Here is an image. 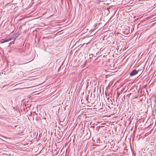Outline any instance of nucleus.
Returning a JSON list of instances; mask_svg holds the SVG:
<instances>
[{"label": "nucleus", "instance_id": "obj_1", "mask_svg": "<svg viewBox=\"0 0 156 156\" xmlns=\"http://www.w3.org/2000/svg\"><path fill=\"white\" fill-rule=\"evenodd\" d=\"M16 37H14L9 38L8 39H6L2 41H1V43H3L5 42H8L9 41L15 40L16 39Z\"/></svg>", "mask_w": 156, "mask_h": 156}, {"label": "nucleus", "instance_id": "obj_2", "mask_svg": "<svg viewBox=\"0 0 156 156\" xmlns=\"http://www.w3.org/2000/svg\"><path fill=\"white\" fill-rule=\"evenodd\" d=\"M139 71V70H136V69H134L130 73V75L131 76H134L138 73Z\"/></svg>", "mask_w": 156, "mask_h": 156}, {"label": "nucleus", "instance_id": "obj_3", "mask_svg": "<svg viewBox=\"0 0 156 156\" xmlns=\"http://www.w3.org/2000/svg\"><path fill=\"white\" fill-rule=\"evenodd\" d=\"M124 34H126V35H127L128 34V33L127 32H126L125 31H124Z\"/></svg>", "mask_w": 156, "mask_h": 156}, {"label": "nucleus", "instance_id": "obj_4", "mask_svg": "<svg viewBox=\"0 0 156 156\" xmlns=\"http://www.w3.org/2000/svg\"><path fill=\"white\" fill-rule=\"evenodd\" d=\"M129 6H132L133 5L132 4V2H131L130 3V4H129ZM127 6H128V5H127Z\"/></svg>", "mask_w": 156, "mask_h": 156}, {"label": "nucleus", "instance_id": "obj_5", "mask_svg": "<svg viewBox=\"0 0 156 156\" xmlns=\"http://www.w3.org/2000/svg\"><path fill=\"white\" fill-rule=\"evenodd\" d=\"M128 1H127V2H126L127 3V4H129V3L131 1H129V2H128Z\"/></svg>", "mask_w": 156, "mask_h": 156}, {"label": "nucleus", "instance_id": "obj_6", "mask_svg": "<svg viewBox=\"0 0 156 156\" xmlns=\"http://www.w3.org/2000/svg\"><path fill=\"white\" fill-rule=\"evenodd\" d=\"M26 63H22V64H24Z\"/></svg>", "mask_w": 156, "mask_h": 156}, {"label": "nucleus", "instance_id": "obj_7", "mask_svg": "<svg viewBox=\"0 0 156 156\" xmlns=\"http://www.w3.org/2000/svg\"><path fill=\"white\" fill-rule=\"evenodd\" d=\"M62 1H62V0L61 1V2L62 3Z\"/></svg>", "mask_w": 156, "mask_h": 156}, {"label": "nucleus", "instance_id": "obj_8", "mask_svg": "<svg viewBox=\"0 0 156 156\" xmlns=\"http://www.w3.org/2000/svg\"><path fill=\"white\" fill-rule=\"evenodd\" d=\"M90 58H91V56H90Z\"/></svg>", "mask_w": 156, "mask_h": 156}, {"label": "nucleus", "instance_id": "obj_9", "mask_svg": "<svg viewBox=\"0 0 156 156\" xmlns=\"http://www.w3.org/2000/svg\"><path fill=\"white\" fill-rule=\"evenodd\" d=\"M90 58H91V56H90Z\"/></svg>", "mask_w": 156, "mask_h": 156}, {"label": "nucleus", "instance_id": "obj_10", "mask_svg": "<svg viewBox=\"0 0 156 156\" xmlns=\"http://www.w3.org/2000/svg\"><path fill=\"white\" fill-rule=\"evenodd\" d=\"M85 63H85L84 64L83 66H84V65H85Z\"/></svg>", "mask_w": 156, "mask_h": 156}]
</instances>
